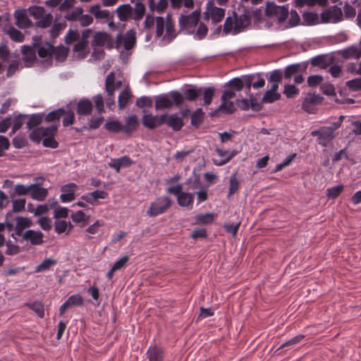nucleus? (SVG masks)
Returning <instances> with one entry per match:
<instances>
[{
  "mask_svg": "<svg viewBox=\"0 0 361 361\" xmlns=\"http://www.w3.org/2000/svg\"><path fill=\"white\" fill-rule=\"evenodd\" d=\"M235 110L234 104L232 102L221 101V104L218 107L214 113L212 114L214 116L217 111H223L227 114H232Z\"/></svg>",
  "mask_w": 361,
  "mask_h": 361,
  "instance_id": "37998d69",
  "label": "nucleus"
},
{
  "mask_svg": "<svg viewBox=\"0 0 361 361\" xmlns=\"http://www.w3.org/2000/svg\"><path fill=\"white\" fill-rule=\"evenodd\" d=\"M228 85L231 87V90H234L235 92L240 91L243 88L242 79L239 78H235L229 80Z\"/></svg>",
  "mask_w": 361,
  "mask_h": 361,
  "instance_id": "0e129e2a",
  "label": "nucleus"
},
{
  "mask_svg": "<svg viewBox=\"0 0 361 361\" xmlns=\"http://www.w3.org/2000/svg\"><path fill=\"white\" fill-rule=\"evenodd\" d=\"M194 197L191 193L183 192L177 197V202L179 206L182 207H192Z\"/></svg>",
  "mask_w": 361,
  "mask_h": 361,
  "instance_id": "473e14b6",
  "label": "nucleus"
},
{
  "mask_svg": "<svg viewBox=\"0 0 361 361\" xmlns=\"http://www.w3.org/2000/svg\"><path fill=\"white\" fill-rule=\"evenodd\" d=\"M82 13H83L82 8V7H77L74 10H73V11H71L70 12H68L66 14L65 18L68 21H74V20H79V18L82 14Z\"/></svg>",
  "mask_w": 361,
  "mask_h": 361,
  "instance_id": "864d4df0",
  "label": "nucleus"
},
{
  "mask_svg": "<svg viewBox=\"0 0 361 361\" xmlns=\"http://www.w3.org/2000/svg\"><path fill=\"white\" fill-rule=\"evenodd\" d=\"M17 238L18 241L20 243H30V245L34 246L40 245L44 243V234L40 231L27 229Z\"/></svg>",
  "mask_w": 361,
  "mask_h": 361,
  "instance_id": "9d476101",
  "label": "nucleus"
},
{
  "mask_svg": "<svg viewBox=\"0 0 361 361\" xmlns=\"http://www.w3.org/2000/svg\"><path fill=\"white\" fill-rule=\"evenodd\" d=\"M16 25L20 28L29 27L32 25L25 10H18L15 12Z\"/></svg>",
  "mask_w": 361,
  "mask_h": 361,
  "instance_id": "a878e982",
  "label": "nucleus"
},
{
  "mask_svg": "<svg viewBox=\"0 0 361 361\" xmlns=\"http://www.w3.org/2000/svg\"><path fill=\"white\" fill-rule=\"evenodd\" d=\"M215 89L213 87H202L203 99L204 105H209L212 103L214 95Z\"/></svg>",
  "mask_w": 361,
  "mask_h": 361,
  "instance_id": "58836bf2",
  "label": "nucleus"
},
{
  "mask_svg": "<svg viewBox=\"0 0 361 361\" xmlns=\"http://www.w3.org/2000/svg\"><path fill=\"white\" fill-rule=\"evenodd\" d=\"M339 54L345 59H358L361 57V53L357 45H352L338 51Z\"/></svg>",
  "mask_w": 361,
  "mask_h": 361,
  "instance_id": "cd10ccee",
  "label": "nucleus"
},
{
  "mask_svg": "<svg viewBox=\"0 0 361 361\" xmlns=\"http://www.w3.org/2000/svg\"><path fill=\"white\" fill-rule=\"evenodd\" d=\"M133 164V161L130 157L123 156L117 159H111V161L108 163L109 167L115 169L117 172H119L122 168H126L130 166Z\"/></svg>",
  "mask_w": 361,
  "mask_h": 361,
  "instance_id": "b1692460",
  "label": "nucleus"
},
{
  "mask_svg": "<svg viewBox=\"0 0 361 361\" xmlns=\"http://www.w3.org/2000/svg\"><path fill=\"white\" fill-rule=\"evenodd\" d=\"M346 86L353 92L361 90V78H355L348 80L346 82Z\"/></svg>",
  "mask_w": 361,
  "mask_h": 361,
  "instance_id": "69168bd1",
  "label": "nucleus"
},
{
  "mask_svg": "<svg viewBox=\"0 0 361 361\" xmlns=\"http://www.w3.org/2000/svg\"><path fill=\"white\" fill-rule=\"evenodd\" d=\"M16 226L14 228V233H11V236L18 242V238L25 232V230L33 226L32 221L28 217L24 216H16Z\"/></svg>",
  "mask_w": 361,
  "mask_h": 361,
  "instance_id": "4468645a",
  "label": "nucleus"
},
{
  "mask_svg": "<svg viewBox=\"0 0 361 361\" xmlns=\"http://www.w3.org/2000/svg\"><path fill=\"white\" fill-rule=\"evenodd\" d=\"M87 44L88 42H85V40H79L75 44L73 52L77 59H82L87 56L86 48L87 47Z\"/></svg>",
  "mask_w": 361,
  "mask_h": 361,
  "instance_id": "7c9ffc66",
  "label": "nucleus"
},
{
  "mask_svg": "<svg viewBox=\"0 0 361 361\" xmlns=\"http://www.w3.org/2000/svg\"><path fill=\"white\" fill-rule=\"evenodd\" d=\"M321 21L323 23H336L343 19L341 8L332 6L321 13Z\"/></svg>",
  "mask_w": 361,
  "mask_h": 361,
  "instance_id": "9b49d317",
  "label": "nucleus"
},
{
  "mask_svg": "<svg viewBox=\"0 0 361 361\" xmlns=\"http://www.w3.org/2000/svg\"><path fill=\"white\" fill-rule=\"evenodd\" d=\"M6 246L5 253L7 255H15L20 252V247L10 240L6 243Z\"/></svg>",
  "mask_w": 361,
  "mask_h": 361,
  "instance_id": "5fc2aeb1",
  "label": "nucleus"
},
{
  "mask_svg": "<svg viewBox=\"0 0 361 361\" xmlns=\"http://www.w3.org/2000/svg\"><path fill=\"white\" fill-rule=\"evenodd\" d=\"M42 182H36L30 185L31 197L37 201H43L48 195V190L41 186Z\"/></svg>",
  "mask_w": 361,
  "mask_h": 361,
  "instance_id": "6ab92c4d",
  "label": "nucleus"
},
{
  "mask_svg": "<svg viewBox=\"0 0 361 361\" xmlns=\"http://www.w3.org/2000/svg\"><path fill=\"white\" fill-rule=\"evenodd\" d=\"M57 126L51 125L47 128L41 127L42 131L43 140L42 144L46 147L55 149L58 147V142L54 136L57 132Z\"/></svg>",
  "mask_w": 361,
  "mask_h": 361,
  "instance_id": "ddd939ff",
  "label": "nucleus"
},
{
  "mask_svg": "<svg viewBox=\"0 0 361 361\" xmlns=\"http://www.w3.org/2000/svg\"><path fill=\"white\" fill-rule=\"evenodd\" d=\"M224 32L225 34H229V33H235V24H234V20L228 16L226 18L224 24Z\"/></svg>",
  "mask_w": 361,
  "mask_h": 361,
  "instance_id": "bf43d9fd",
  "label": "nucleus"
},
{
  "mask_svg": "<svg viewBox=\"0 0 361 361\" xmlns=\"http://www.w3.org/2000/svg\"><path fill=\"white\" fill-rule=\"evenodd\" d=\"M63 28V24L61 23H54L49 30L51 38L55 39L59 35L60 31Z\"/></svg>",
  "mask_w": 361,
  "mask_h": 361,
  "instance_id": "338daca9",
  "label": "nucleus"
},
{
  "mask_svg": "<svg viewBox=\"0 0 361 361\" xmlns=\"http://www.w3.org/2000/svg\"><path fill=\"white\" fill-rule=\"evenodd\" d=\"M196 224H209L214 221L212 213L200 214L195 217Z\"/></svg>",
  "mask_w": 361,
  "mask_h": 361,
  "instance_id": "c03bdc74",
  "label": "nucleus"
},
{
  "mask_svg": "<svg viewBox=\"0 0 361 361\" xmlns=\"http://www.w3.org/2000/svg\"><path fill=\"white\" fill-rule=\"evenodd\" d=\"M299 90L294 85H286L284 87L283 94L288 97L291 98L298 94Z\"/></svg>",
  "mask_w": 361,
  "mask_h": 361,
  "instance_id": "774afa93",
  "label": "nucleus"
},
{
  "mask_svg": "<svg viewBox=\"0 0 361 361\" xmlns=\"http://www.w3.org/2000/svg\"><path fill=\"white\" fill-rule=\"evenodd\" d=\"M281 94L278 92L268 90L264 92L262 101L264 103L270 104L279 100Z\"/></svg>",
  "mask_w": 361,
  "mask_h": 361,
  "instance_id": "f704fd0d",
  "label": "nucleus"
},
{
  "mask_svg": "<svg viewBox=\"0 0 361 361\" xmlns=\"http://www.w3.org/2000/svg\"><path fill=\"white\" fill-rule=\"evenodd\" d=\"M202 92V87H191L184 92V97L188 101H195Z\"/></svg>",
  "mask_w": 361,
  "mask_h": 361,
  "instance_id": "72a5a7b5",
  "label": "nucleus"
},
{
  "mask_svg": "<svg viewBox=\"0 0 361 361\" xmlns=\"http://www.w3.org/2000/svg\"><path fill=\"white\" fill-rule=\"evenodd\" d=\"M130 97V92L128 90H124L120 93L118 98V102L120 109H122L126 106Z\"/></svg>",
  "mask_w": 361,
  "mask_h": 361,
  "instance_id": "49530a36",
  "label": "nucleus"
},
{
  "mask_svg": "<svg viewBox=\"0 0 361 361\" xmlns=\"http://www.w3.org/2000/svg\"><path fill=\"white\" fill-rule=\"evenodd\" d=\"M164 41L166 43L171 42L176 36L174 29V24L170 14L166 16L164 20L163 17L156 18V37H159L164 35Z\"/></svg>",
  "mask_w": 361,
  "mask_h": 361,
  "instance_id": "20e7f679",
  "label": "nucleus"
},
{
  "mask_svg": "<svg viewBox=\"0 0 361 361\" xmlns=\"http://www.w3.org/2000/svg\"><path fill=\"white\" fill-rule=\"evenodd\" d=\"M138 126L137 118L135 115H130L127 117L126 124L123 126V131L127 133H131L135 131Z\"/></svg>",
  "mask_w": 361,
  "mask_h": 361,
  "instance_id": "2f4dec72",
  "label": "nucleus"
},
{
  "mask_svg": "<svg viewBox=\"0 0 361 361\" xmlns=\"http://www.w3.org/2000/svg\"><path fill=\"white\" fill-rule=\"evenodd\" d=\"M10 52L6 44L0 46V73L4 68V63L8 62Z\"/></svg>",
  "mask_w": 361,
  "mask_h": 361,
  "instance_id": "c9c22d12",
  "label": "nucleus"
},
{
  "mask_svg": "<svg viewBox=\"0 0 361 361\" xmlns=\"http://www.w3.org/2000/svg\"><path fill=\"white\" fill-rule=\"evenodd\" d=\"M143 126L150 130L161 126V115L153 116L152 114H145L142 118Z\"/></svg>",
  "mask_w": 361,
  "mask_h": 361,
  "instance_id": "5701e85b",
  "label": "nucleus"
},
{
  "mask_svg": "<svg viewBox=\"0 0 361 361\" xmlns=\"http://www.w3.org/2000/svg\"><path fill=\"white\" fill-rule=\"evenodd\" d=\"M322 101V97L319 94L309 93L304 99L302 109L308 113H314L316 105L320 104Z\"/></svg>",
  "mask_w": 361,
  "mask_h": 361,
  "instance_id": "dca6fc26",
  "label": "nucleus"
},
{
  "mask_svg": "<svg viewBox=\"0 0 361 361\" xmlns=\"http://www.w3.org/2000/svg\"><path fill=\"white\" fill-rule=\"evenodd\" d=\"M172 204V200L168 197H159L153 201L147 214L151 217H155L166 212Z\"/></svg>",
  "mask_w": 361,
  "mask_h": 361,
  "instance_id": "1a4fd4ad",
  "label": "nucleus"
},
{
  "mask_svg": "<svg viewBox=\"0 0 361 361\" xmlns=\"http://www.w3.org/2000/svg\"><path fill=\"white\" fill-rule=\"evenodd\" d=\"M302 18L308 25H315L319 21L318 15L314 12H305L302 14Z\"/></svg>",
  "mask_w": 361,
  "mask_h": 361,
  "instance_id": "6e6d98bb",
  "label": "nucleus"
},
{
  "mask_svg": "<svg viewBox=\"0 0 361 361\" xmlns=\"http://www.w3.org/2000/svg\"><path fill=\"white\" fill-rule=\"evenodd\" d=\"M215 152L217 155L221 158V159L218 161L217 160L214 159V163L217 166H222L227 162H228L233 157L236 155V152L233 150H223L218 147L215 149Z\"/></svg>",
  "mask_w": 361,
  "mask_h": 361,
  "instance_id": "bb28decb",
  "label": "nucleus"
},
{
  "mask_svg": "<svg viewBox=\"0 0 361 361\" xmlns=\"http://www.w3.org/2000/svg\"><path fill=\"white\" fill-rule=\"evenodd\" d=\"M56 264V260L47 258L42 263H40L37 267H36L35 271L39 272L43 271L49 270L51 267Z\"/></svg>",
  "mask_w": 361,
  "mask_h": 361,
  "instance_id": "8fccbe9b",
  "label": "nucleus"
},
{
  "mask_svg": "<svg viewBox=\"0 0 361 361\" xmlns=\"http://www.w3.org/2000/svg\"><path fill=\"white\" fill-rule=\"evenodd\" d=\"M30 14L37 20L35 25L37 27L46 28L50 26L53 20L52 15L45 13L44 7L33 6L28 9Z\"/></svg>",
  "mask_w": 361,
  "mask_h": 361,
  "instance_id": "0eeeda50",
  "label": "nucleus"
},
{
  "mask_svg": "<svg viewBox=\"0 0 361 361\" xmlns=\"http://www.w3.org/2000/svg\"><path fill=\"white\" fill-rule=\"evenodd\" d=\"M204 14L206 18L211 19L212 22L216 24L224 18L225 9L208 4Z\"/></svg>",
  "mask_w": 361,
  "mask_h": 361,
  "instance_id": "f3484780",
  "label": "nucleus"
},
{
  "mask_svg": "<svg viewBox=\"0 0 361 361\" xmlns=\"http://www.w3.org/2000/svg\"><path fill=\"white\" fill-rule=\"evenodd\" d=\"M68 226L69 230L72 228L71 222L65 220H57L54 223V230L59 234L65 232Z\"/></svg>",
  "mask_w": 361,
  "mask_h": 361,
  "instance_id": "de8ad7c7",
  "label": "nucleus"
},
{
  "mask_svg": "<svg viewBox=\"0 0 361 361\" xmlns=\"http://www.w3.org/2000/svg\"><path fill=\"white\" fill-rule=\"evenodd\" d=\"M116 13L121 21L130 19L139 21L145 16V6L142 2H135L134 7L129 4H125L119 6L116 9Z\"/></svg>",
  "mask_w": 361,
  "mask_h": 361,
  "instance_id": "f03ea898",
  "label": "nucleus"
},
{
  "mask_svg": "<svg viewBox=\"0 0 361 361\" xmlns=\"http://www.w3.org/2000/svg\"><path fill=\"white\" fill-rule=\"evenodd\" d=\"M208 29L207 26L202 23H198L197 28L195 30V32L192 33L194 35V38L197 40H201L204 39L207 35Z\"/></svg>",
  "mask_w": 361,
  "mask_h": 361,
  "instance_id": "a18cd8bd",
  "label": "nucleus"
},
{
  "mask_svg": "<svg viewBox=\"0 0 361 361\" xmlns=\"http://www.w3.org/2000/svg\"><path fill=\"white\" fill-rule=\"evenodd\" d=\"M66 42L71 44L73 42H78L80 40V34L78 31L69 30L65 37Z\"/></svg>",
  "mask_w": 361,
  "mask_h": 361,
  "instance_id": "680f3d73",
  "label": "nucleus"
},
{
  "mask_svg": "<svg viewBox=\"0 0 361 361\" xmlns=\"http://www.w3.org/2000/svg\"><path fill=\"white\" fill-rule=\"evenodd\" d=\"M204 112L201 108H198L191 115V124L194 126H198L203 121Z\"/></svg>",
  "mask_w": 361,
  "mask_h": 361,
  "instance_id": "3c124183",
  "label": "nucleus"
},
{
  "mask_svg": "<svg viewBox=\"0 0 361 361\" xmlns=\"http://www.w3.org/2000/svg\"><path fill=\"white\" fill-rule=\"evenodd\" d=\"M42 131L40 128H34L29 135L30 139L33 142L39 143L43 138Z\"/></svg>",
  "mask_w": 361,
  "mask_h": 361,
  "instance_id": "052dcab7",
  "label": "nucleus"
},
{
  "mask_svg": "<svg viewBox=\"0 0 361 361\" xmlns=\"http://www.w3.org/2000/svg\"><path fill=\"white\" fill-rule=\"evenodd\" d=\"M44 114H32L27 122L26 125L28 129L36 128L42 121Z\"/></svg>",
  "mask_w": 361,
  "mask_h": 361,
  "instance_id": "a19ab883",
  "label": "nucleus"
},
{
  "mask_svg": "<svg viewBox=\"0 0 361 361\" xmlns=\"http://www.w3.org/2000/svg\"><path fill=\"white\" fill-rule=\"evenodd\" d=\"M13 202V211L14 212H20L25 210V200L18 199L12 201Z\"/></svg>",
  "mask_w": 361,
  "mask_h": 361,
  "instance_id": "e2e57ef3",
  "label": "nucleus"
},
{
  "mask_svg": "<svg viewBox=\"0 0 361 361\" xmlns=\"http://www.w3.org/2000/svg\"><path fill=\"white\" fill-rule=\"evenodd\" d=\"M343 185H338L326 189V195L329 199H336L342 192Z\"/></svg>",
  "mask_w": 361,
  "mask_h": 361,
  "instance_id": "09e8293b",
  "label": "nucleus"
},
{
  "mask_svg": "<svg viewBox=\"0 0 361 361\" xmlns=\"http://www.w3.org/2000/svg\"><path fill=\"white\" fill-rule=\"evenodd\" d=\"M63 114L64 109L63 108H59L49 112L45 116V120L47 122L59 121L62 117V116H63Z\"/></svg>",
  "mask_w": 361,
  "mask_h": 361,
  "instance_id": "79ce46f5",
  "label": "nucleus"
},
{
  "mask_svg": "<svg viewBox=\"0 0 361 361\" xmlns=\"http://www.w3.org/2000/svg\"><path fill=\"white\" fill-rule=\"evenodd\" d=\"M104 128L109 132L118 133L123 130V126L118 121H107Z\"/></svg>",
  "mask_w": 361,
  "mask_h": 361,
  "instance_id": "603ef678",
  "label": "nucleus"
},
{
  "mask_svg": "<svg viewBox=\"0 0 361 361\" xmlns=\"http://www.w3.org/2000/svg\"><path fill=\"white\" fill-rule=\"evenodd\" d=\"M92 110V104L87 99H80L78 103L77 113L80 116L89 115Z\"/></svg>",
  "mask_w": 361,
  "mask_h": 361,
  "instance_id": "c756f323",
  "label": "nucleus"
},
{
  "mask_svg": "<svg viewBox=\"0 0 361 361\" xmlns=\"http://www.w3.org/2000/svg\"><path fill=\"white\" fill-rule=\"evenodd\" d=\"M312 134L318 135L319 144L324 146H326L335 137L334 128L329 127H323L318 130L313 131Z\"/></svg>",
  "mask_w": 361,
  "mask_h": 361,
  "instance_id": "a211bd4d",
  "label": "nucleus"
},
{
  "mask_svg": "<svg viewBox=\"0 0 361 361\" xmlns=\"http://www.w3.org/2000/svg\"><path fill=\"white\" fill-rule=\"evenodd\" d=\"M78 186L74 182L62 185L60 188L61 194L60 200L63 203L71 202L75 200V193Z\"/></svg>",
  "mask_w": 361,
  "mask_h": 361,
  "instance_id": "2eb2a0df",
  "label": "nucleus"
},
{
  "mask_svg": "<svg viewBox=\"0 0 361 361\" xmlns=\"http://www.w3.org/2000/svg\"><path fill=\"white\" fill-rule=\"evenodd\" d=\"M200 16V11L198 10L194 11L190 14L180 15L178 18L180 30L187 34L194 33L199 23Z\"/></svg>",
  "mask_w": 361,
  "mask_h": 361,
  "instance_id": "423d86ee",
  "label": "nucleus"
},
{
  "mask_svg": "<svg viewBox=\"0 0 361 361\" xmlns=\"http://www.w3.org/2000/svg\"><path fill=\"white\" fill-rule=\"evenodd\" d=\"M135 33L133 30H128L126 35H117L116 37V49L120 52V58L122 61H126L128 59L130 51L135 44Z\"/></svg>",
  "mask_w": 361,
  "mask_h": 361,
  "instance_id": "7ed1b4c3",
  "label": "nucleus"
},
{
  "mask_svg": "<svg viewBox=\"0 0 361 361\" xmlns=\"http://www.w3.org/2000/svg\"><path fill=\"white\" fill-rule=\"evenodd\" d=\"M66 302L68 303V307L73 308L82 306L83 305V298L80 295L75 294L69 296Z\"/></svg>",
  "mask_w": 361,
  "mask_h": 361,
  "instance_id": "4c0bfd02",
  "label": "nucleus"
},
{
  "mask_svg": "<svg viewBox=\"0 0 361 361\" xmlns=\"http://www.w3.org/2000/svg\"><path fill=\"white\" fill-rule=\"evenodd\" d=\"M6 32L10 38L14 42H22L24 40V35L22 32L13 27H9Z\"/></svg>",
  "mask_w": 361,
  "mask_h": 361,
  "instance_id": "ea45409f",
  "label": "nucleus"
},
{
  "mask_svg": "<svg viewBox=\"0 0 361 361\" xmlns=\"http://www.w3.org/2000/svg\"><path fill=\"white\" fill-rule=\"evenodd\" d=\"M265 13L269 17L276 18L279 23H283L289 13V4L278 6L274 2H268Z\"/></svg>",
  "mask_w": 361,
  "mask_h": 361,
  "instance_id": "6e6552de",
  "label": "nucleus"
},
{
  "mask_svg": "<svg viewBox=\"0 0 361 361\" xmlns=\"http://www.w3.org/2000/svg\"><path fill=\"white\" fill-rule=\"evenodd\" d=\"M21 51L23 55V60L26 67H30L36 61V52L41 59L42 66L48 68L52 65L53 57L60 62L66 59L67 49L63 46L54 47L50 42L37 43L34 42L31 45H23Z\"/></svg>",
  "mask_w": 361,
  "mask_h": 361,
  "instance_id": "f257e3e1",
  "label": "nucleus"
},
{
  "mask_svg": "<svg viewBox=\"0 0 361 361\" xmlns=\"http://www.w3.org/2000/svg\"><path fill=\"white\" fill-rule=\"evenodd\" d=\"M115 76L113 72L109 73L106 78L105 87L106 90H116L120 87V82L115 84Z\"/></svg>",
  "mask_w": 361,
  "mask_h": 361,
  "instance_id": "13d9d810",
  "label": "nucleus"
},
{
  "mask_svg": "<svg viewBox=\"0 0 361 361\" xmlns=\"http://www.w3.org/2000/svg\"><path fill=\"white\" fill-rule=\"evenodd\" d=\"M145 355L149 361H164L165 352L157 345H149Z\"/></svg>",
  "mask_w": 361,
  "mask_h": 361,
  "instance_id": "aec40b11",
  "label": "nucleus"
},
{
  "mask_svg": "<svg viewBox=\"0 0 361 361\" xmlns=\"http://www.w3.org/2000/svg\"><path fill=\"white\" fill-rule=\"evenodd\" d=\"M149 7L152 11H157L159 13H162L168 6L169 0H159L157 5L154 4V0H149Z\"/></svg>",
  "mask_w": 361,
  "mask_h": 361,
  "instance_id": "e433bc0d",
  "label": "nucleus"
},
{
  "mask_svg": "<svg viewBox=\"0 0 361 361\" xmlns=\"http://www.w3.org/2000/svg\"><path fill=\"white\" fill-rule=\"evenodd\" d=\"M90 12L98 20H110L114 18V14L111 13L109 10L101 9L99 4L91 6Z\"/></svg>",
  "mask_w": 361,
  "mask_h": 361,
  "instance_id": "4be33fe9",
  "label": "nucleus"
},
{
  "mask_svg": "<svg viewBox=\"0 0 361 361\" xmlns=\"http://www.w3.org/2000/svg\"><path fill=\"white\" fill-rule=\"evenodd\" d=\"M161 125L166 124L174 131H179L184 126L183 117L175 114H164L161 115Z\"/></svg>",
  "mask_w": 361,
  "mask_h": 361,
  "instance_id": "f8f14e48",
  "label": "nucleus"
},
{
  "mask_svg": "<svg viewBox=\"0 0 361 361\" xmlns=\"http://www.w3.org/2000/svg\"><path fill=\"white\" fill-rule=\"evenodd\" d=\"M183 98L181 94L177 91H173L168 94H161L155 98L154 108L156 110L166 109L172 107L173 104L180 106L183 102Z\"/></svg>",
  "mask_w": 361,
  "mask_h": 361,
  "instance_id": "39448f33",
  "label": "nucleus"
},
{
  "mask_svg": "<svg viewBox=\"0 0 361 361\" xmlns=\"http://www.w3.org/2000/svg\"><path fill=\"white\" fill-rule=\"evenodd\" d=\"M92 47H103L109 49L112 47L111 37L105 32H97L94 36Z\"/></svg>",
  "mask_w": 361,
  "mask_h": 361,
  "instance_id": "412c9836",
  "label": "nucleus"
},
{
  "mask_svg": "<svg viewBox=\"0 0 361 361\" xmlns=\"http://www.w3.org/2000/svg\"><path fill=\"white\" fill-rule=\"evenodd\" d=\"M250 23V18L245 13L235 16L234 18L235 33H239Z\"/></svg>",
  "mask_w": 361,
  "mask_h": 361,
  "instance_id": "c85d7f7f",
  "label": "nucleus"
},
{
  "mask_svg": "<svg viewBox=\"0 0 361 361\" xmlns=\"http://www.w3.org/2000/svg\"><path fill=\"white\" fill-rule=\"evenodd\" d=\"M30 308L34 311L39 317L43 318L44 316V305L41 302L35 301L29 305Z\"/></svg>",
  "mask_w": 361,
  "mask_h": 361,
  "instance_id": "4d7b16f0",
  "label": "nucleus"
},
{
  "mask_svg": "<svg viewBox=\"0 0 361 361\" xmlns=\"http://www.w3.org/2000/svg\"><path fill=\"white\" fill-rule=\"evenodd\" d=\"M108 196V193L104 190H96L93 192L82 195L81 198L86 202L94 205L99 199H105Z\"/></svg>",
  "mask_w": 361,
  "mask_h": 361,
  "instance_id": "393cba45",
  "label": "nucleus"
}]
</instances>
